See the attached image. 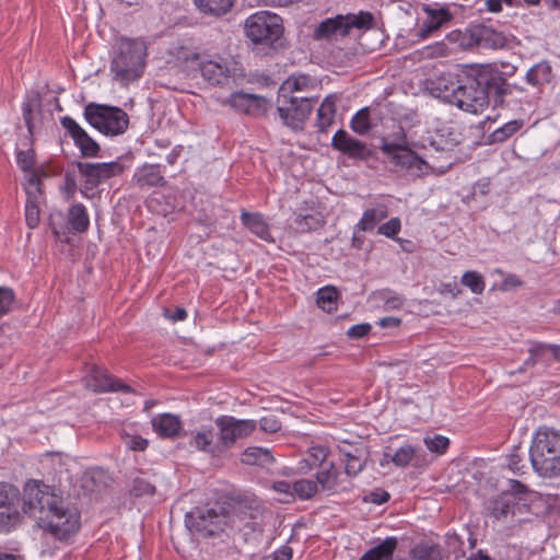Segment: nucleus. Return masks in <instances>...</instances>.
<instances>
[{"label":"nucleus","mask_w":560,"mask_h":560,"mask_svg":"<svg viewBox=\"0 0 560 560\" xmlns=\"http://www.w3.org/2000/svg\"><path fill=\"white\" fill-rule=\"evenodd\" d=\"M460 72L454 105L468 113H481L491 100L494 105H503L505 96L525 92L522 86L509 84L502 73L489 65L464 67Z\"/></svg>","instance_id":"1"},{"label":"nucleus","mask_w":560,"mask_h":560,"mask_svg":"<svg viewBox=\"0 0 560 560\" xmlns=\"http://www.w3.org/2000/svg\"><path fill=\"white\" fill-rule=\"evenodd\" d=\"M147 46L138 38L122 37L114 46L110 70L115 80L129 84L138 80L145 67Z\"/></svg>","instance_id":"2"},{"label":"nucleus","mask_w":560,"mask_h":560,"mask_svg":"<svg viewBox=\"0 0 560 560\" xmlns=\"http://www.w3.org/2000/svg\"><path fill=\"white\" fill-rule=\"evenodd\" d=\"M533 470L542 478L560 476V433L539 429L529 447Z\"/></svg>","instance_id":"3"},{"label":"nucleus","mask_w":560,"mask_h":560,"mask_svg":"<svg viewBox=\"0 0 560 560\" xmlns=\"http://www.w3.org/2000/svg\"><path fill=\"white\" fill-rule=\"evenodd\" d=\"M373 23V15L369 12L359 14H338L335 18L323 20L313 31L314 40L337 42L348 36L352 28H369Z\"/></svg>","instance_id":"4"},{"label":"nucleus","mask_w":560,"mask_h":560,"mask_svg":"<svg viewBox=\"0 0 560 560\" xmlns=\"http://www.w3.org/2000/svg\"><path fill=\"white\" fill-rule=\"evenodd\" d=\"M22 500V515L36 518L38 524L47 520V515L60 503V497L49 486L37 480L25 483Z\"/></svg>","instance_id":"5"},{"label":"nucleus","mask_w":560,"mask_h":560,"mask_svg":"<svg viewBox=\"0 0 560 560\" xmlns=\"http://www.w3.org/2000/svg\"><path fill=\"white\" fill-rule=\"evenodd\" d=\"M381 150L399 171L406 172L407 175L413 178L421 177L428 173V163L407 147L406 137L402 131L399 137H395L393 142L383 139Z\"/></svg>","instance_id":"6"},{"label":"nucleus","mask_w":560,"mask_h":560,"mask_svg":"<svg viewBox=\"0 0 560 560\" xmlns=\"http://www.w3.org/2000/svg\"><path fill=\"white\" fill-rule=\"evenodd\" d=\"M245 34L256 45L271 47L283 34L282 19L269 11H259L245 21Z\"/></svg>","instance_id":"7"},{"label":"nucleus","mask_w":560,"mask_h":560,"mask_svg":"<svg viewBox=\"0 0 560 560\" xmlns=\"http://www.w3.org/2000/svg\"><path fill=\"white\" fill-rule=\"evenodd\" d=\"M89 124L106 136L124 133L129 125L128 115L119 107L90 103L84 108Z\"/></svg>","instance_id":"8"},{"label":"nucleus","mask_w":560,"mask_h":560,"mask_svg":"<svg viewBox=\"0 0 560 560\" xmlns=\"http://www.w3.org/2000/svg\"><path fill=\"white\" fill-rule=\"evenodd\" d=\"M226 515L224 509L219 508H195L187 512L185 525L191 533L199 534L202 537H210L223 532L226 526Z\"/></svg>","instance_id":"9"},{"label":"nucleus","mask_w":560,"mask_h":560,"mask_svg":"<svg viewBox=\"0 0 560 560\" xmlns=\"http://www.w3.org/2000/svg\"><path fill=\"white\" fill-rule=\"evenodd\" d=\"M39 526L50 532L57 539L67 540L74 535L80 527V515L75 509L65 506L62 500L43 520Z\"/></svg>","instance_id":"10"},{"label":"nucleus","mask_w":560,"mask_h":560,"mask_svg":"<svg viewBox=\"0 0 560 560\" xmlns=\"http://www.w3.org/2000/svg\"><path fill=\"white\" fill-rule=\"evenodd\" d=\"M190 60L198 61L197 65L202 78L210 84L225 85L240 74L237 63L222 57L201 59L199 55L192 54Z\"/></svg>","instance_id":"11"},{"label":"nucleus","mask_w":560,"mask_h":560,"mask_svg":"<svg viewBox=\"0 0 560 560\" xmlns=\"http://www.w3.org/2000/svg\"><path fill=\"white\" fill-rule=\"evenodd\" d=\"M219 430V445L229 450L238 440L249 436L257 428V421L250 419H236L232 416H220L214 420Z\"/></svg>","instance_id":"12"},{"label":"nucleus","mask_w":560,"mask_h":560,"mask_svg":"<svg viewBox=\"0 0 560 560\" xmlns=\"http://www.w3.org/2000/svg\"><path fill=\"white\" fill-rule=\"evenodd\" d=\"M19 490L7 482H0V533H10L22 524Z\"/></svg>","instance_id":"13"},{"label":"nucleus","mask_w":560,"mask_h":560,"mask_svg":"<svg viewBox=\"0 0 560 560\" xmlns=\"http://www.w3.org/2000/svg\"><path fill=\"white\" fill-rule=\"evenodd\" d=\"M285 93H278L277 110L283 124L293 129H301L312 112V104L301 97L289 98Z\"/></svg>","instance_id":"14"},{"label":"nucleus","mask_w":560,"mask_h":560,"mask_svg":"<svg viewBox=\"0 0 560 560\" xmlns=\"http://www.w3.org/2000/svg\"><path fill=\"white\" fill-rule=\"evenodd\" d=\"M75 165L80 175L84 178L85 189H93L124 172V165L117 161L108 163L75 162Z\"/></svg>","instance_id":"15"},{"label":"nucleus","mask_w":560,"mask_h":560,"mask_svg":"<svg viewBox=\"0 0 560 560\" xmlns=\"http://www.w3.org/2000/svg\"><path fill=\"white\" fill-rule=\"evenodd\" d=\"M460 70H463V68L456 67L453 70L442 72L434 79L429 80L428 90L430 93L438 98L454 104L458 91L456 85H459Z\"/></svg>","instance_id":"16"},{"label":"nucleus","mask_w":560,"mask_h":560,"mask_svg":"<svg viewBox=\"0 0 560 560\" xmlns=\"http://www.w3.org/2000/svg\"><path fill=\"white\" fill-rule=\"evenodd\" d=\"M331 147L347 155L349 159L368 160L372 156V151L366 144L353 137L346 130L339 129L331 139Z\"/></svg>","instance_id":"17"},{"label":"nucleus","mask_w":560,"mask_h":560,"mask_svg":"<svg viewBox=\"0 0 560 560\" xmlns=\"http://www.w3.org/2000/svg\"><path fill=\"white\" fill-rule=\"evenodd\" d=\"M61 125L71 136L83 158H95L98 155L101 150L98 143L73 118L69 116L61 118Z\"/></svg>","instance_id":"18"},{"label":"nucleus","mask_w":560,"mask_h":560,"mask_svg":"<svg viewBox=\"0 0 560 560\" xmlns=\"http://www.w3.org/2000/svg\"><path fill=\"white\" fill-rule=\"evenodd\" d=\"M85 386L95 393L103 392H131L130 386L122 384L119 380L114 378L105 370L93 365L85 377Z\"/></svg>","instance_id":"19"},{"label":"nucleus","mask_w":560,"mask_h":560,"mask_svg":"<svg viewBox=\"0 0 560 560\" xmlns=\"http://www.w3.org/2000/svg\"><path fill=\"white\" fill-rule=\"evenodd\" d=\"M153 431L161 438L174 439L182 430V421L173 413H162L151 420Z\"/></svg>","instance_id":"20"},{"label":"nucleus","mask_w":560,"mask_h":560,"mask_svg":"<svg viewBox=\"0 0 560 560\" xmlns=\"http://www.w3.org/2000/svg\"><path fill=\"white\" fill-rule=\"evenodd\" d=\"M515 505V499L509 492H502L489 501L487 510L490 516L500 521L506 518L510 514H514Z\"/></svg>","instance_id":"21"},{"label":"nucleus","mask_w":560,"mask_h":560,"mask_svg":"<svg viewBox=\"0 0 560 560\" xmlns=\"http://www.w3.org/2000/svg\"><path fill=\"white\" fill-rule=\"evenodd\" d=\"M475 34L479 38V48L502 49L508 45L506 36L489 26L478 24V33Z\"/></svg>","instance_id":"22"},{"label":"nucleus","mask_w":560,"mask_h":560,"mask_svg":"<svg viewBox=\"0 0 560 560\" xmlns=\"http://www.w3.org/2000/svg\"><path fill=\"white\" fill-rule=\"evenodd\" d=\"M242 223L255 235H257L259 238L273 243L275 240L272 238L269 225L264 220L262 215L259 213H249V212H242L241 215Z\"/></svg>","instance_id":"23"},{"label":"nucleus","mask_w":560,"mask_h":560,"mask_svg":"<svg viewBox=\"0 0 560 560\" xmlns=\"http://www.w3.org/2000/svg\"><path fill=\"white\" fill-rule=\"evenodd\" d=\"M552 77L550 63L548 61H540L527 70L525 79L529 85L540 90L541 86L551 82Z\"/></svg>","instance_id":"24"},{"label":"nucleus","mask_w":560,"mask_h":560,"mask_svg":"<svg viewBox=\"0 0 560 560\" xmlns=\"http://www.w3.org/2000/svg\"><path fill=\"white\" fill-rule=\"evenodd\" d=\"M229 103L232 107L244 113H249L253 107L264 108L268 105V101L265 97L243 92L233 93Z\"/></svg>","instance_id":"25"},{"label":"nucleus","mask_w":560,"mask_h":560,"mask_svg":"<svg viewBox=\"0 0 560 560\" xmlns=\"http://www.w3.org/2000/svg\"><path fill=\"white\" fill-rule=\"evenodd\" d=\"M190 445L198 451L207 453H215L222 451L219 442L214 443V432L211 428H202L201 430L191 433Z\"/></svg>","instance_id":"26"},{"label":"nucleus","mask_w":560,"mask_h":560,"mask_svg":"<svg viewBox=\"0 0 560 560\" xmlns=\"http://www.w3.org/2000/svg\"><path fill=\"white\" fill-rule=\"evenodd\" d=\"M398 540L396 537H387L377 546L366 551L360 560H394V551L396 550Z\"/></svg>","instance_id":"27"},{"label":"nucleus","mask_w":560,"mask_h":560,"mask_svg":"<svg viewBox=\"0 0 560 560\" xmlns=\"http://www.w3.org/2000/svg\"><path fill=\"white\" fill-rule=\"evenodd\" d=\"M135 180L140 187H156L163 186L165 180L161 175L158 165H144L135 174Z\"/></svg>","instance_id":"28"},{"label":"nucleus","mask_w":560,"mask_h":560,"mask_svg":"<svg viewBox=\"0 0 560 560\" xmlns=\"http://www.w3.org/2000/svg\"><path fill=\"white\" fill-rule=\"evenodd\" d=\"M336 115V100L332 95L327 96L317 110L316 126L320 132H326L334 124Z\"/></svg>","instance_id":"29"},{"label":"nucleus","mask_w":560,"mask_h":560,"mask_svg":"<svg viewBox=\"0 0 560 560\" xmlns=\"http://www.w3.org/2000/svg\"><path fill=\"white\" fill-rule=\"evenodd\" d=\"M241 460L246 465L269 466L275 458L269 448L253 446L242 453Z\"/></svg>","instance_id":"30"},{"label":"nucleus","mask_w":560,"mask_h":560,"mask_svg":"<svg viewBox=\"0 0 560 560\" xmlns=\"http://www.w3.org/2000/svg\"><path fill=\"white\" fill-rule=\"evenodd\" d=\"M388 211L384 205L364 211L361 220L357 224L359 231H372L375 225L387 218Z\"/></svg>","instance_id":"31"},{"label":"nucleus","mask_w":560,"mask_h":560,"mask_svg":"<svg viewBox=\"0 0 560 560\" xmlns=\"http://www.w3.org/2000/svg\"><path fill=\"white\" fill-rule=\"evenodd\" d=\"M68 221L74 232H85L90 224L85 207L82 203L71 206L68 210Z\"/></svg>","instance_id":"32"},{"label":"nucleus","mask_w":560,"mask_h":560,"mask_svg":"<svg viewBox=\"0 0 560 560\" xmlns=\"http://www.w3.org/2000/svg\"><path fill=\"white\" fill-rule=\"evenodd\" d=\"M314 86V81L306 74L292 75L288 78L279 89L281 93H303Z\"/></svg>","instance_id":"33"},{"label":"nucleus","mask_w":560,"mask_h":560,"mask_svg":"<svg viewBox=\"0 0 560 560\" xmlns=\"http://www.w3.org/2000/svg\"><path fill=\"white\" fill-rule=\"evenodd\" d=\"M235 0H195L197 8L205 14L224 15L231 10Z\"/></svg>","instance_id":"34"},{"label":"nucleus","mask_w":560,"mask_h":560,"mask_svg":"<svg viewBox=\"0 0 560 560\" xmlns=\"http://www.w3.org/2000/svg\"><path fill=\"white\" fill-rule=\"evenodd\" d=\"M524 125L522 119H514L506 122L504 126L493 130L488 139L490 143H501L515 135Z\"/></svg>","instance_id":"35"},{"label":"nucleus","mask_w":560,"mask_h":560,"mask_svg":"<svg viewBox=\"0 0 560 560\" xmlns=\"http://www.w3.org/2000/svg\"><path fill=\"white\" fill-rule=\"evenodd\" d=\"M346 457V474L354 477L360 474L365 467V459L363 458V451L355 448L354 452L341 451Z\"/></svg>","instance_id":"36"},{"label":"nucleus","mask_w":560,"mask_h":560,"mask_svg":"<svg viewBox=\"0 0 560 560\" xmlns=\"http://www.w3.org/2000/svg\"><path fill=\"white\" fill-rule=\"evenodd\" d=\"M415 454L416 450L412 446L405 445L398 448L394 455L384 453V459L381 462V465L392 462L398 467H405L411 462Z\"/></svg>","instance_id":"37"},{"label":"nucleus","mask_w":560,"mask_h":560,"mask_svg":"<svg viewBox=\"0 0 560 560\" xmlns=\"http://www.w3.org/2000/svg\"><path fill=\"white\" fill-rule=\"evenodd\" d=\"M295 229L300 233L317 230L324 225L323 217L318 213L298 215L294 220Z\"/></svg>","instance_id":"38"},{"label":"nucleus","mask_w":560,"mask_h":560,"mask_svg":"<svg viewBox=\"0 0 560 560\" xmlns=\"http://www.w3.org/2000/svg\"><path fill=\"white\" fill-rule=\"evenodd\" d=\"M475 33H478V25H474L465 32H453L450 35V38L458 42L462 48L471 49L474 47H479V38H477Z\"/></svg>","instance_id":"39"},{"label":"nucleus","mask_w":560,"mask_h":560,"mask_svg":"<svg viewBox=\"0 0 560 560\" xmlns=\"http://www.w3.org/2000/svg\"><path fill=\"white\" fill-rule=\"evenodd\" d=\"M337 299L338 292L335 288L326 287L317 292V305L327 313L337 308Z\"/></svg>","instance_id":"40"},{"label":"nucleus","mask_w":560,"mask_h":560,"mask_svg":"<svg viewBox=\"0 0 560 560\" xmlns=\"http://www.w3.org/2000/svg\"><path fill=\"white\" fill-rule=\"evenodd\" d=\"M424 12L428 14L429 18V28L438 30L441 27L444 23L452 20V14L446 8H431L425 7Z\"/></svg>","instance_id":"41"},{"label":"nucleus","mask_w":560,"mask_h":560,"mask_svg":"<svg viewBox=\"0 0 560 560\" xmlns=\"http://www.w3.org/2000/svg\"><path fill=\"white\" fill-rule=\"evenodd\" d=\"M42 106V97L38 93H34L31 96H27L26 101L23 103V118L26 124V127L30 133L33 132V112L35 109H39Z\"/></svg>","instance_id":"42"},{"label":"nucleus","mask_w":560,"mask_h":560,"mask_svg":"<svg viewBox=\"0 0 560 560\" xmlns=\"http://www.w3.org/2000/svg\"><path fill=\"white\" fill-rule=\"evenodd\" d=\"M317 492V483L313 480L301 479L293 482V500L299 497L302 500L311 499Z\"/></svg>","instance_id":"43"},{"label":"nucleus","mask_w":560,"mask_h":560,"mask_svg":"<svg viewBox=\"0 0 560 560\" xmlns=\"http://www.w3.org/2000/svg\"><path fill=\"white\" fill-rule=\"evenodd\" d=\"M337 477L338 472L336 471L334 464L329 463L325 469L317 472L315 482L319 483L325 490H331L337 485Z\"/></svg>","instance_id":"44"},{"label":"nucleus","mask_w":560,"mask_h":560,"mask_svg":"<svg viewBox=\"0 0 560 560\" xmlns=\"http://www.w3.org/2000/svg\"><path fill=\"white\" fill-rule=\"evenodd\" d=\"M328 452L323 446H313L308 450L306 457L303 459V463H305L306 467L308 469L322 466L326 458H327Z\"/></svg>","instance_id":"45"},{"label":"nucleus","mask_w":560,"mask_h":560,"mask_svg":"<svg viewBox=\"0 0 560 560\" xmlns=\"http://www.w3.org/2000/svg\"><path fill=\"white\" fill-rule=\"evenodd\" d=\"M351 128L359 135H364L370 130L371 124L369 108H362L353 116L351 119Z\"/></svg>","instance_id":"46"},{"label":"nucleus","mask_w":560,"mask_h":560,"mask_svg":"<svg viewBox=\"0 0 560 560\" xmlns=\"http://www.w3.org/2000/svg\"><path fill=\"white\" fill-rule=\"evenodd\" d=\"M462 283L475 294H481L485 290L483 278L476 271H466L462 277Z\"/></svg>","instance_id":"47"},{"label":"nucleus","mask_w":560,"mask_h":560,"mask_svg":"<svg viewBox=\"0 0 560 560\" xmlns=\"http://www.w3.org/2000/svg\"><path fill=\"white\" fill-rule=\"evenodd\" d=\"M528 353L535 355L538 362L544 363L546 366H549L552 362L551 349L548 343L534 342L528 349Z\"/></svg>","instance_id":"48"},{"label":"nucleus","mask_w":560,"mask_h":560,"mask_svg":"<svg viewBox=\"0 0 560 560\" xmlns=\"http://www.w3.org/2000/svg\"><path fill=\"white\" fill-rule=\"evenodd\" d=\"M120 438L124 445L131 451H144L149 444L147 439L129 433L125 430L120 433Z\"/></svg>","instance_id":"49"},{"label":"nucleus","mask_w":560,"mask_h":560,"mask_svg":"<svg viewBox=\"0 0 560 560\" xmlns=\"http://www.w3.org/2000/svg\"><path fill=\"white\" fill-rule=\"evenodd\" d=\"M520 447H514L513 452L508 456V468L516 475H524L527 466L524 457L518 453Z\"/></svg>","instance_id":"50"},{"label":"nucleus","mask_w":560,"mask_h":560,"mask_svg":"<svg viewBox=\"0 0 560 560\" xmlns=\"http://www.w3.org/2000/svg\"><path fill=\"white\" fill-rule=\"evenodd\" d=\"M413 560H441L438 548L429 546H419L412 549Z\"/></svg>","instance_id":"51"},{"label":"nucleus","mask_w":560,"mask_h":560,"mask_svg":"<svg viewBox=\"0 0 560 560\" xmlns=\"http://www.w3.org/2000/svg\"><path fill=\"white\" fill-rule=\"evenodd\" d=\"M424 444L427 445L429 451L438 454H443L447 450L450 441L447 438L443 435H434L432 438H425Z\"/></svg>","instance_id":"52"},{"label":"nucleus","mask_w":560,"mask_h":560,"mask_svg":"<svg viewBox=\"0 0 560 560\" xmlns=\"http://www.w3.org/2000/svg\"><path fill=\"white\" fill-rule=\"evenodd\" d=\"M14 298V292L11 288L0 287V316L11 312Z\"/></svg>","instance_id":"53"},{"label":"nucleus","mask_w":560,"mask_h":560,"mask_svg":"<svg viewBox=\"0 0 560 560\" xmlns=\"http://www.w3.org/2000/svg\"><path fill=\"white\" fill-rule=\"evenodd\" d=\"M259 427L264 432L276 433L281 429V422L273 413H268L259 420Z\"/></svg>","instance_id":"54"},{"label":"nucleus","mask_w":560,"mask_h":560,"mask_svg":"<svg viewBox=\"0 0 560 560\" xmlns=\"http://www.w3.org/2000/svg\"><path fill=\"white\" fill-rule=\"evenodd\" d=\"M400 228V220L398 218H392L378 228L377 233L387 237H394L399 233Z\"/></svg>","instance_id":"55"},{"label":"nucleus","mask_w":560,"mask_h":560,"mask_svg":"<svg viewBox=\"0 0 560 560\" xmlns=\"http://www.w3.org/2000/svg\"><path fill=\"white\" fill-rule=\"evenodd\" d=\"M77 188V177L74 172L67 171L63 178L62 190L68 200L74 197Z\"/></svg>","instance_id":"56"},{"label":"nucleus","mask_w":560,"mask_h":560,"mask_svg":"<svg viewBox=\"0 0 560 560\" xmlns=\"http://www.w3.org/2000/svg\"><path fill=\"white\" fill-rule=\"evenodd\" d=\"M19 166L24 172H30L34 165V152L33 150L19 151L16 155Z\"/></svg>","instance_id":"57"},{"label":"nucleus","mask_w":560,"mask_h":560,"mask_svg":"<svg viewBox=\"0 0 560 560\" xmlns=\"http://www.w3.org/2000/svg\"><path fill=\"white\" fill-rule=\"evenodd\" d=\"M26 223L34 229L39 223V210L34 201H28L25 207Z\"/></svg>","instance_id":"58"},{"label":"nucleus","mask_w":560,"mask_h":560,"mask_svg":"<svg viewBox=\"0 0 560 560\" xmlns=\"http://www.w3.org/2000/svg\"><path fill=\"white\" fill-rule=\"evenodd\" d=\"M272 488L275 489V491L284 495V498L281 499V501L287 503L293 501V483H290L284 480L276 481L273 482Z\"/></svg>","instance_id":"59"},{"label":"nucleus","mask_w":560,"mask_h":560,"mask_svg":"<svg viewBox=\"0 0 560 560\" xmlns=\"http://www.w3.org/2000/svg\"><path fill=\"white\" fill-rule=\"evenodd\" d=\"M155 487L144 479L137 478L133 481L132 492L136 495L153 494Z\"/></svg>","instance_id":"60"},{"label":"nucleus","mask_w":560,"mask_h":560,"mask_svg":"<svg viewBox=\"0 0 560 560\" xmlns=\"http://www.w3.org/2000/svg\"><path fill=\"white\" fill-rule=\"evenodd\" d=\"M371 330L370 324H358L350 327L347 331V336L351 339H360L369 334Z\"/></svg>","instance_id":"61"},{"label":"nucleus","mask_w":560,"mask_h":560,"mask_svg":"<svg viewBox=\"0 0 560 560\" xmlns=\"http://www.w3.org/2000/svg\"><path fill=\"white\" fill-rule=\"evenodd\" d=\"M26 192L30 196H35L36 194H40V179L35 172H31L27 178Z\"/></svg>","instance_id":"62"},{"label":"nucleus","mask_w":560,"mask_h":560,"mask_svg":"<svg viewBox=\"0 0 560 560\" xmlns=\"http://www.w3.org/2000/svg\"><path fill=\"white\" fill-rule=\"evenodd\" d=\"M447 47L443 43H436L435 45L428 46L423 50V55L429 58H436L446 55Z\"/></svg>","instance_id":"63"},{"label":"nucleus","mask_w":560,"mask_h":560,"mask_svg":"<svg viewBox=\"0 0 560 560\" xmlns=\"http://www.w3.org/2000/svg\"><path fill=\"white\" fill-rule=\"evenodd\" d=\"M510 489L509 493L514 498V495H521L527 493L529 490L528 488L521 481L515 479H510Z\"/></svg>","instance_id":"64"}]
</instances>
